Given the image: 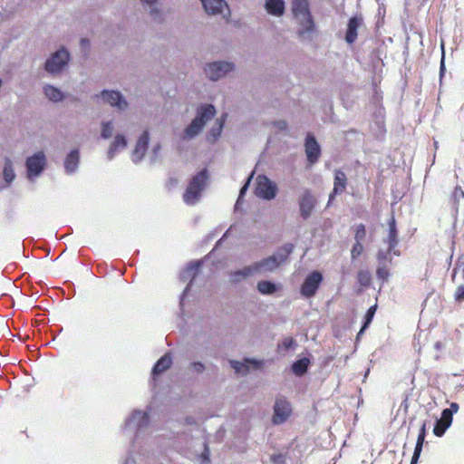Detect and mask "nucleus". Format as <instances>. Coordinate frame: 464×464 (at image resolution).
I'll use <instances>...</instances> for the list:
<instances>
[{
  "mask_svg": "<svg viewBox=\"0 0 464 464\" xmlns=\"http://www.w3.org/2000/svg\"><path fill=\"white\" fill-rule=\"evenodd\" d=\"M122 430L126 434H132L131 446L133 450L140 449L147 445L148 440L152 435L149 412L140 410L132 411L126 418Z\"/></svg>",
  "mask_w": 464,
  "mask_h": 464,
  "instance_id": "obj_1",
  "label": "nucleus"
},
{
  "mask_svg": "<svg viewBox=\"0 0 464 464\" xmlns=\"http://www.w3.org/2000/svg\"><path fill=\"white\" fill-rule=\"evenodd\" d=\"M294 247V245L291 243L285 244L271 256L254 263L256 274H267L276 270V268L287 260L289 255L293 252Z\"/></svg>",
  "mask_w": 464,
  "mask_h": 464,
  "instance_id": "obj_2",
  "label": "nucleus"
},
{
  "mask_svg": "<svg viewBox=\"0 0 464 464\" xmlns=\"http://www.w3.org/2000/svg\"><path fill=\"white\" fill-rule=\"evenodd\" d=\"M216 113L212 104H204L198 109L197 115L191 123L184 130V139L190 140L196 137L205 124L210 121Z\"/></svg>",
  "mask_w": 464,
  "mask_h": 464,
  "instance_id": "obj_3",
  "label": "nucleus"
},
{
  "mask_svg": "<svg viewBox=\"0 0 464 464\" xmlns=\"http://www.w3.org/2000/svg\"><path fill=\"white\" fill-rule=\"evenodd\" d=\"M208 180V173L206 169L199 171L189 181L183 199L188 205H195L200 198L201 192L205 189Z\"/></svg>",
  "mask_w": 464,
  "mask_h": 464,
  "instance_id": "obj_4",
  "label": "nucleus"
},
{
  "mask_svg": "<svg viewBox=\"0 0 464 464\" xmlns=\"http://www.w3.org/2000/svg\"><path fill=\"white\" fill-rule=\"evenodd\" d=\"M70 61V53L65 47H62L54 52L51 57H49L45 63L44 69L51 74H56L61 72Z\"/></svg>",
  "mask_w": 464,
  "mask_h": 464,
  "instance_id": "obj_5",
  "label": "nucleus"
},
{
  "mask_svg": "<svg viewBox=\"0 0 464 464\" xmlns=\"http://www.w3.org/2000/svg\"><path fill=\"white\" fill-rule=\"evenodd\" d=\"M46 166V157L43 151H38L28 157L25 161L26 177L34 181L44 171Z\"/></svg>",
  "mask_w": 464,
  "mask_h": 464,
  "instance_id": "obj_6",
  "label": "nucleus"
},
{
  "mask_svg": "<svg viewBox=\"0 0 464 464\" xmlns=\"http://www.w3.org/2000/svg\"><path fill=\"white\" fill-rule=\"evenodd\" d=\"M298 24L296 31L298 38L302 42H312L316 34L317 29L312 14L295 18Z\"/></svg>",
  "mask_w": 464,
  "mask_h": 464,
  "instance_id": "obj_7",
  "label": "nucleus"
},
{
  "mask_svg": "<svg viewBox=\"0 0 464 464\" xmlns=\"http://www.w3.org/2000/svg\"><path fill=\"white\" fill-rule=\"evenodd\" d=\"M277 193L276 184L265 175L256 178V195L265 200H272Z\"/></svg>",
  "mask_w": 464,
  "mask_h": 464,
  "instance_id": "obj_8",
  "label": "nucleus"
},
{
  "mask_svg": "<svg viewBox=\"0 0 464 464\" xmlns=\"http://www.w3.org/2000/svg\"><path fill=\"white\" fill-rule=\"evenodd\" d=\"M235 69L232 62L218 61L206 65L205 73L211 81H218Z\"/></svg>",
  "mask_w": 464,
  "mask_h": 464,
  "instance_id": "obj_9",
  "label": "nucleus"
},
{
  "mask_svg": "<svg viewBox=\"0 0 464 464\" xmlns=\"http://www.w3.org/2000/svg\"><path fill=\"white\" fill-rule=\"evenodd\" d=\"M323 281V276L318 271H314L311 274H309L302 286L300 293L304 297H312L315 295L317 289L319 288L321 283Z\"/></svg>",
  "mask_w": 464,
  "mask_h": 464,
  "instance_id": "obj_10",
  "label": "nucleus"
},
{
  "mask_svg": "<svg viewBox=\"0 0 464 464\" xmlns=\"http://www.w3.org/2000/svg\"><path fill=\"white\" fill-rule=\"evenodd\" d=\"M291 412L289 401L283 397H277L274 405L273 423L278 425L285 422Z\"/></svg>",
  "mask_w": 464,
  "mask_h": 464,
  "instance_id": "obj_11",
  "label": "nucleus"
},
{
  "mask_svg": "<svg viewBox=\"0 0 464 464\" xmlns=\"http://www.w3.org/2000/svg\"><path fill=\"white\" fill-rule=\"evenodd\" d=\"M205 11L208 14H220L223 18L230 15V11L225 0H201Z\"/></svg>",
  "mask_w": 464,
  "mask_h": 464,
  "instance_id": "obj_12",
  "label": "nucleus"
},
{
  "mask_svg": "<svg viewBox=\"0 0 464 464\" xmlns=\"http://www.w3.org/2000/svg\"><path fill=\"white\" fill-rule=\"evenodd\" d=\"M149 141H150V133L148 130H144L140 135V137L136 142L135 148L131 153V160L135 164L140 163L143 160L145 153L148 150Z\"/></svg>",
  "mask_w": 464,
  "mask_h": 464,
  "instance_id": "obj_13",
  "label": "nucleus"
},
{
  "mask_svg": "<svg viewBox=\"0 0 464 464\" xmlns=\"http://www.w3.org/2000/svg\"><path fill=\"white\" fill-rule=\"evenodd\" d=\"M201 266L200 261L191 262L189 263L187 267L181 271L180 273V280L183 282H186L189 280V284L186 286L184 289L181 298H180V305L183 304V300L185 295H187L188 291L189 290L190 284L195 279L196 275L198 274L199 267Z\"/></svg>",
  "mask_w": 464,
  "mask_h": 464,
  "instance_id": "obj_14",
  "label": "nucleus"
},
{
  "mask_svg": "<svg viewBox=\"0 0 464 464\" xmlns=\"http://www.w3.org/2000/svg\"><path fill=\"white\" fill-rule=\"evenodd\" d=\"M100 97L111 106L116 107L121 111H123L128 107L126 100L119 92L104 90L101 92Z\"/></svg>",
  "mask_w": 464,
  "mask_h": 464,
  "instance_id": "obj_15",
  "label": "nucleus"
},
{
  "mask_svg": "<svg viewBox=\"0 0 464 464\" xmlns=\"http://www.w3.org/2000/svg\"><path fill=\"white\" fill-rule=\"evenodd\" d=\"M140 3L148 15L155 22L163 20V10L159 5V0H140Z\"/></svg>",
  "mask_w": 464,
  "mask_h": 464,
  "instance_id": "obj_16",
  "label": "nucleus"
},
{
  "mask_svg": "<svg viewBox=\"0 0 464 464\" xmlns=\"http://www.w3.org/2000/svg\"><path fill=\"white\" fill-rule=\"evenodd\" d=\"M305 154L309 163H315L321 154V148L315 138L313 135L308 134L305 139Z\"/></svg>",
  "mask_w": 464,
  "mask_h": 464,
  "instance_id": "obj_17",
  "label": "nucleus"
},
{
  "mask_svg": "<svg viewBox=\"0 0 464 464\" xmlns=\"http://www.w3.org/2000/svg\"><path fill=\"white\" fill-rule=\"evenodd\" d=\"M314 198L309 190H305L299 198L300 215L304 219L310 217L314 208Z\"/></svg>",
  "mask_w": 464,
  "mask_h": 464,
  "instance_id": "obj_18",
  "label": "nucleus"
},
{
  "mask_svg": "<svg viewBox=\"0 0 464 464\" xmlns=\"http://www.w3.org/2000/svg\"><path fill=\"white\" fill-rule=\"evenodd\" d=\"M347 177L346 174L342 170H335L334 189L329 195V200L327 206H330L335 195L342 194L346 188Z\"/></svg>",
  "mask_w": 464,
  "mask_h": 464,
  "instance_id": "obj_19",
  "label": "nucleus"
},
{
  "mask_svg": "<svg viewBox=\"0 0 464 464\" xmlns=\"http://www.w3.org/2000/svg\"><path fill=\"white\" fill-rule=\"evenodd\" d=\"M453 418L450 416V412L442 411L440 419L436 420V424L433 429V433L437 437H441L445 431L450 427Z\"/></svg>",
  "mask_w": 464,
  "mask_h": 464,
  "instance_id": "obj_20",
  "label": "nucleus"
},
{
  "mask_svg": "<svg viewBox=\"0 0 464 464\" xmlns=\"http://www.w3.org/2000/svg\"><path fill=\"white\" fill-rule=\"evenodd\" d=\"M127 147V139L122 134H117L111 143L109 150L107 151V158L109 160H111L115 155L121 151L125 150Z\"/></svg>",
  "mask_w": 464,
  "mask_h": 464,
  "instance_id": "obj_21",
  "label": "nucleus"
},
{
  "mask_svg": "<svg viewBox=\"0 0 464 464\" xmlns=\"http://www.w3.org/2000/svg\"><path fill=\"white\" fill-rule=\"evenodd\" d=\"M256 274V271L255 266H254V264H252L250 266H245L242 269L231 272L229 274L230 282L232 284H237V283H239Z\"/></svg>",
  "mask_w": 464,
  "mask_h": 464,
  "instance_id": "obj_22",
  "label": "nucleus"
},
{
  "mask_svg": "<svg viewBox=\"0 0 464 464\" xmlns=\"http://www.w3.org/2000/svg\"><path fill=\"white\" fill-rule=\"evenodd\" d=\"M362 24V19L359 17H352L347 24V30L345 34V41L348 44H353L357 38L358 28Z\"/></svg>",
  "mask_w": 464,
  "mask_h": 464,
  "instance_id": "obj_23",
  "label": "nucleus"
},
{
  "mask_svg": "<svg viewBox=\"0 0 464 464\" xmlns=\"http://www.w3.org/2000/svg\"><path fill=\"white\" fill-rule=\"evenodd\" d=\"M80 153L78 150H72L64 160V169L67 174H73L79 166Z\"/></svg>",
  "mask_w": 464,
  "mask_h": 464,
  "instance_id": "obj_24",
  "label": "nucleus"
},
{
  "mask_svg": "<svg viewBox=\"0 0 464 464\" xmlns=\"http://www.w3.org/2000/svg\"><path fill=\"white\" fill-rule=\"evenodd\" d=\"M292 12L295 19L304 17V15L310 14L309 0H293Z\"/></svg>",
  "mask_w": 464,
  "mask_h": 464,
  "instance_id": "obj_25",
  "label": "nucleus"
},
{
  "mask_svg": "<svg viewBox=\"0 0 464 464\" xmlns=\"http://www.w3.org/2000/svg\"><path fill=\"white\" fill-rule=\"evenodd\" d=\"M389 235L386 239H384V244H387L390 250H393L396 248L398 245V232L396 228L395 219L392 217L389 221Z\"/></svg>",
  "mask_w": 464,
  "mask_h": 464,
  "instance_id": "obj_26",
  "label": "nucleus"
},
{
  "mask_svg": "<svg viewBox=\"0 0 464 464\" xmlns=\"http://www.w3.org/2000/svg\"><path fill=\"white\" fill-rule=\"evenodd\" d=\"M265 7L268 14L281 16L285 12V2L284 0H266Z\"/></svg>",
  "mask_w": 464,
  "mask_h": 464,
  "instance_id": "obj_27",
  "label": "nucleus"
},
{
  "mask_svg": "<svg viewBox=\"0 0 464 464\" xmlns=\"http://www.w3.org/2000/svg\"><path fill=\"white\" fill-rule=\"evenodd\" d=\"M44 96L53 102H59L64 99L63 92L57 87L45 84L43 88Z\"/></svg>",
  "mask_w": 464,
  "mask_h": 464,
  "instance_id": "obj_28",
  "label": "nucleus"
},
{
  "mask_svg": "<svg viewBox=\"0 0 464 464\" xmlns=\"http://www.w3.org/2000/svg\"><path fill=\"white\" fill-rule=\"evenodd\" d=\"M256 289L262 295H273L281 289V285L268 280H261L257 283Z\"/></svg>",
  "mask_w": 464,
  "mask_h": 464,
  "instance_id": "obj_29",
  "label": "nucleus"
},
{
  "mask_svg": "<svg viewBox=\"0 0 464 464\" xmlns=\"http://www.w3.org/2000/svg\"><path fill=\"white\" fill-rule=\"evenodd\" d=\"M226 117L227 115L224 114L219 119L217 120V125L212 127L208 131L207 137L208 141L214 142L220 137L226 121Z\"/></svg>",
  "mask_w": 464,
  "mask_h": 464,
  "instance_id": "obj_30",
  "label": "nucleus"
},
{
  "mask_svg": "<svg viewBox=\"0 0 464 464\" xmlns=\"http://www.w3.org/2000/svg\"><path fill=\"white\" fill-rule=\"evenodd\" d=\"M172 363L171 357L169 353L163 355L154 365L152 369L153 375H158L170 367Z\"/></svg>",
  "mask_w": 464,
  "mask_h": 464,
  "instance_id": "obj_31",
  "label": "nucleus"
},
{
  "mask_svg": "<svg viewBox=\"0 0 464 464\" xmlns=\"http://www.w3.org/2000/svg\"><path fill=\"white\" fill-rule=\"evenodd\" d=\"M392 253L394 256H400V252L398 250H390L389 246H387L385 251L380 249L377 253L378 265H390L392 263Z\"/></svg>",
  "mask_w": 464,
  "mask_h": 464,
  "instance_id": "obj_32",
  "label": "nucleus"
},
{
  "mask_svg": "<svg viewBox=\"0 0 464 464\" xmlns=\"http://www.w3.org/2000/svg\"><path fill=\"white\" fill-rule=\"evenodd\" d=\"M308 365L309 360L307 358H302L293 363L292 371L295 375L302 376L306 372Z\"/></svg>",
  "mask_w": 464,
  "mask_h": 464,
  "instance_id": "obj_33",
  "label": "nucleus"
},
{
  "mask_svg": "<svg viewBox=\"0 0 464 464\" xmlns=\"http://www.w3.org/2000/svg\"><path fill=\"white\" fill-rule=\"evenodd\" d=\"M3 176L7 184H10L15 178L13 163L10 159H6L5 161Z\"/></svg>",
  "mask_w": 464,
  "mask_h": 464,
  "instance_id": "obj_34",
  "label": "nucleus"
},
{
  "mask_svg": "<svg viewBox=\"0 0 464 464\" xmlns=\"http://www.w3.org/2000/svg\"><path fill=\"white\" fill-rule=\"evenodd\" d=\"M424 440H425L424 436L418 435L417 443H416V446H415L413 456L411 458V464H417V462L419 460V458L420 456L421 450H422Z\"/></svg>",
  "mask_w": 464,
  "mask_h": 464,
  "instance_id": "obj_35",
  "label": "nucleus"
},
{
  "mask_svg": "<svg viewBox=\"0 0 464 464\" xmlns=\"http://www.w3.org/2000/svg\"><path fill=\"white\" fill-rule=\"evenodd\" d=\"M114 130L112 121H103L102 123L101 136L102 139L108 140L112 136Z\"/></svg>",
  "mask_w": 464,
  "mask_h": 464,
  "instance_id": "obj_36",
  "label": "nucleus"
},
{
  "mask_svg": "<svg viewBox=\"0 0 464 464\" xmlns=\"http://www.w3.org/2000/svg\"><path fill=\"white\" fill-rule=\"evenodd\" d=\"M230 365L236 371V372L241 374H246L249 370L245 362H241L238 361H230Z\"/></svg>",
  "mask_w": 464,
  "mask_h": 464,
  "instance_id": "obj_37",
  "label": "nucleus"
},
{
  "mask_svg": "<svg viewBox=\"0 0 464 464\" xmlns=\"http://www.w3.org/2000/svg\"><path fill=\"white\" fill-rule=\"evenodd\" d=\"M389 265H378L376 275L379 279H382V282L386 281L389 277Z\"/></svg>",
  "mask_w": 464,
  "mask_h": 464,
  "instance_id": "obj_38",
  "label": "nucleus"
},
{
  "mask_svg": "<svg viewBox=\"0 0 464 464\" xmlns=\"http://www.w3.org/2000/svg\"><path fill=\"white\" fill-rule=\"evenodd\" d=\"M366 235L365 227L362 224H360L356 227L355 229V240L356 242L362 243Z\"/></svg>",
  "mask_w": 464,
  "mask_h": 464,
  "instance_id": "obj_39",
  "label": "nucleus"
},
{
  "mask_svg": "<svg viewBox=\"0 0 464 464\" xmlns=\"http://www.w3.org/2000/svg\"><path fill=\"white\" fill-rule=\"evenodd\" d=\"M375 310H376L375 306H371L368 309V311H367V313H366V314L364 316L363 329H367L369 324L372 323L373 315H374V313H375Z\"/></svg>",
  "mask_w": 464,
  "mask_h": 464,
  "instance_id": "obj_40",
  "label": "nucleus"
},
{
  "mask_svg": "<svg viewBox=\"0 0 464 464\" xmlns=\"http://www.w3.org/2000/svg\"><path fill=\"white\" fill-rule=\"evenodd\" d=\"M363 251V246L362 243L356 242L352 250H351V256L352 259L357 258Z\"/></svg>",
  "mask_w": 464,
  "mask_h": 464,
  "instance_id": "obj_41",
  "label": "nucleus"
},
{
  "mask_svg": "<svg viewBox=\"0 0 464 464\" xmlns=\"http://www.w3.org/2000/svg\"><path fill=\"white\" fill-rule=\"evenodd\" d=\"M161 145L160 143L155 144L151 150L150 160L156 162L160 158Z\"/></svg>",
  "mask_w": 464,
  "mask_h": 464,
  "instance_id": "obj_42",
  "label": "nucleus"
},
{
  "mask_svg": "<svg viewBox=\"0 0 464 464\" xmlns=\"http://www.w3.org/2000/svg\"><path fill=\"white\" fill-rule=\"evenodd\" d=\"M294 345H295V340L292 337H285L282 341L281 344L279 345V348H283L285 350H289Z\"/></svg>",
  "mask_w": 464,
  "mask_h": 464,
  "instance_id": "obj_43",
  "label": "nucleus"
},
{
  "mask_svg": "<svg viewBox=\"0 0 464 464\" xmlns=\"http://www.w3.org/2000/svg\"><path fill=\"white\" fill-rule=\"evenodd\" d=\"M358 280L362 285H367L370 282L369 273L361 271L358 275Z\"/></svg>",
  "mask_w": 464,
  "mask_h": 464,
  "instance_id": "obj_44",
  "label": "nucleus"
},
{
  "mask_svg": "<svg viewBox=\"0 0 464 464\" xmlns=\"http://www.w3.org/2000/svg\"><path fill=\"white\" fill-rule=\"evenodd\" d=\"M190 368H191L192 371H194V372H196L198 373H200V372H202L205 370L204 364L202 362H191Z\"/></svg>",
  "mask_w": 464,
  "mask_h": 464,
  "instance_id": "obj_45",
  "label": "nucleus"
},
{
  "mask_svg": "<svg viewBox=\"0 0 464 464\" xmlns=\"http://www.w3.org/2000/svg\"><path fill=\"white\" fill-rule=\"evenodd\" d=\"M253 175H254V172L251 173V175L248 177L246 184L241 188L240 192H239V197H238V199L237 201V204H238V202L240 200V198L243 197L245 195L246 191L247 190L249 183L251 181V179H252Z\"/></svg>",
  "mask_w": 464,
  "mask_h": 464,
  "instance_id": "obj_46",
  "label": "nucleus"
},
{
  "mask_svg": "<svg viewBox=\"0 0 464 464\" xmlns=\"http://www.w3.org/2000/svg\"><path fill=\"white\" fill-rule=\"evenodd\" d=\"M456 301L464 300V285H459L455 292Z\"/></svg>",
  "mask_w": 464,
  "mask_h": 464,
  "instance_id": "obj_47",
  "label": "nucleus"
},
{
  "mask_svg": "<svg viewBox=\"0 0 464 464\" xmlns=\"http://www.w3.org/2000/svg\"><path fill=\"white\" fill-rule=\"evenodd\" d=\"M459 407L456 402H451L449 409H444L443 411H447L450 412V416L453 418V414L458 412Z\"/></svg>",
  "mask_w": 464,
  "mask_h": 464,
  "instance_id": "obj_48",
  "label": "nucleus"
},
{
  "mask_svg": "<svg viewBox=\"0 0 464 464\" xmlns=\"http://www.w3.org/2000/svg\"><path fill=\"white\" fill-rule=\"evenodd\" d=\"M274 125L280 130H285L287 128V123L285 121H275Z\"/></svg>",
  "mask_w": 464,
  "mask_h": 464,
  "instance_id": "obj_49",
  "label": "nucleus"
},
{
  "mask_svg": "<svg viewBox=\"0 0 464 464\" xmlns=\"http://www.w3.org/2000/svg\"><path fill=\"white\" fill-rule=\"evenodd\" d=\"M441 47L443 48V44L441 45ZM440 74L443 73L444 70H445V64H444V51L442 50V57H441V61H440Z\"/></svg>",
  "mask_w": 464,
  "mask_h": 464,
  "instance_id": "obj_50",
  "label": "nucleus"
},
{
  "mask_svg": "<svg viewBox=\"0 0 464 464\" xmlns=\"http://www.w3.org/2000/svg\"><path fill=\"white\" fill-rule=\"evenodd\" d=\"M246 362H250V363L254 364L256 367H259V366L262 365V362L256 361V360H249V359H247V360H246Z\"/></svg>",
  "mask_w": 464,
  "mask_h": 464,
  "instance_id": "obj_51",
  "label": "nucleus"
},
{
  "mask_svg": "<svg viewBox=\"0 0 464 464\" xmlns=\"http://www.w3.org/2000/svg\"><path fill=\"white\" fill-rule=\"evenodd\" d=\"M419 435L426 436V423L424 422L420 430Z\"/></svg>",
  "mask_w": 464,
  "mask_h": 464,
  "instance_id": "obj_52",
  "label": "nucleus"
},
{
  "mask_svg": "<svg viewBox=\"0 0 464 464\" xmlns=\"http://www.w3.org/2000/svg\"><path fill=\"white\" fill-rule=\"evenodd\" d=\"M89 44H90L89 40H87V39H85V38L81 39V45H82V47H88V46H89Z\"/></svg>",
  "mask_w": 464,
  "mask_h": 464,
  "instance_id": "obj_53",
  "label": "nucleus"
},
{
  "mask_svg": "<svg viewBox=\"0 0 464 464\" xmlns=\"http://www.w3.org/2000/svg\"><path fill=\"white\" fill-rule=\"evenodd\" d=\"M366 329H363V325L362 326L361 330L359 331L358 334H357V339H359L361 337V335H362V334L364 333Z\"/></svg>",
  "mask_w": 464,
  "mask_h": 464,
  "instance_id": "obj_54",
  "label": "nucleus"
}]
</instances>
